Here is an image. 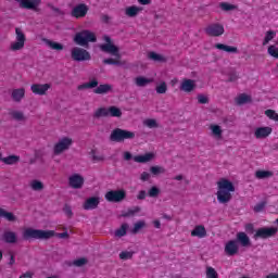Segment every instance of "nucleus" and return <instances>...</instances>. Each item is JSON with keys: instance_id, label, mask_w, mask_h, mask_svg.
Returning a JSON list of instances; mask_svg holds the SVG:
<instances>
[{"instance_id": "obj_27", "label": "nucleus", "mask_w": 278, "mask_h": 278, "mask_svg": "<svg viewBox=\"0 0 278 278\" xmlns=\"http://www.w3.org/2000/svg\"><path fill=\"white\" fill-rule=\"evenodd\" d=\"M0 218H5L9 223H16L17 218L16 215L12 212H8L4 208L0 207Z\"/></svg>"}, {"instance_id": "obj_60", "label": "nucleus", "mask_w": 278, "mask_h": 278, "mask_svg": "<svg viewBox=\"0 0 278 278\" xmlns=\"http://www.w3.org/2000/svg\"><path fill=\"white\" fill-rule=\"evenodd\" d=\"M140 210V206H135L132 210H128V214H126V216H134V214H138Z\"/></svg>"}, {"instance_id": "obj_39", "label": "nucleus", "mask_w": 278, "mask_h": 278, "mask_svg": "<svg viewBox=\"0 0 278 278\" xmlns=\"http://www.w3.org/2000/svg\"><path fill=\"white\" fill-rule=\"evenodd\" d=\"M128 227H129V226H128L127 224H123V225L121 226V228L115 231V236H116L117 238H123V236H127V229H128Z\"/></svg>"}, {"instance_id": "obj_5", "label": "nucleus", "mask_w": 278, "mask_h": 278, "mask_svg": "<svg viewBox=\"0 0 278 278\" xmlns=\"http://www.w3.org/2000/svg\"><path fill=\"white\" fill-rule=\"evenodd\" d=\"M134 138H136V132L123 128H115L110 135L111 142H125V140H134Z\"/></svg>"}, {"instance_id": "obj_33", "label": "nucleus", "mask_w": 278, "mask_h": 278, "mask_svg": "<svg viewBox=\"0 0 278 278\" xmlns=\"http://www.w3.org/2000/svg\"><path fill=\"white\" fill-rule=\"evenodd\" d=\"M109 116H112L113 118H121L123 116V111H121L118 106H110Z\"/></svg>"}, {"instance_id": "obj_45", "label": "nucleus", "mask_w": 278, "mask_h": 278, "mask_svg": "<svg viewBox=\"0 0 278 278\" xmlns=\"http://www.w3.org/2000/svg\"><path fill=\"white\" fill-rule=\"evenodd\" d=\"M148 58L150 60H153L154 62H165L166 60L164 59V56H162L161 54H157L155 52H150L148 54Z\"/></svg>"}, {"instance_id": "obj_42", "label": "nucleus", "mask_w": 278, "mask_h": 278, "mask_svg": "<svg viewBox=\"0 0 278 278\" xmlns=\"http://www.w3.org/2000/svg\"><path fill=\"white\" fill-rule=\"evenodd\" d=\"M265 116L269 118L270 121L278 122V113L275 110L268 109L265 111Z\"/></svg>"}, {"instance_id": "obj_17", "label": "nucleus", "mask_w": 278, "mask_h": 278, "mask_svg": "<svg viewBox=\"0 0 278 278\" xmlns=\"http://www.w3.org/2000/svg\"><path fill=\"white\" fill-rule=\"evenodd\" d=\"M224 251H225L226 255H228V257H233V255H238V251H240V247L238 245V241L229 240L225 244Z\"/></svg>"}, {"instance_id": "obj_28", "label": "nucleus", "mask_w": 278, "mask_h": 278, "mask_svg": "<svg viewBox=\"0 0 278 278\" xmlns=\"http://www.w3.org/2000/svg\"><path fill=\"white\" fill-rule=\"evenodd\" d=\"M215 49L219 51H225L226 53H238V47L227 46L225 43H216Z\"/></svg>"}, {"instance_id": "obj_22", "label": "nucleus", "mask_w": 278, "mask_h": 278, "mask_svg": "<svg viewBox=\"0 0 278 278\" xmlns=\"http://www.w3.org/2000/svg\"><path fill=\"white\" fill-rule=\"evenodd\" d=\"M197 88V84L192 79H184L180 84V90L182 92H192Z\"/></svg>"}, {"instance_id": "obj_10", "label": "nucleus", "mask_w": 278, "mask_h": 278, "mask_svg": "<svg viewBox=\"0 0 278 278\" xmlns=\"http://www.w3.org/2000/svg\"><path fill=\"white\" fill-rule=\"evenodd\" d=\"M127 197V192L125 190H111L105 193L104 199L109 201V203H121Z\"/></svg>"}, {"instance_id": "obj_54", "label": "nucleus", "mask_w": 278, "mask_h": 278, "mask_svg": "<svg viewBox=\"0 0 278 278\" xmlns=\"http://www.w3.org/2000/svg\"><path fill=\"white\" fill-rule=\"evenodd\" d=\"M91 156L93 162H103V160H105L103 155H97L94 150H91Z\"/></svg>"}, {"instance_id": "obj_41", "label": "nucleus", "mask_w": 278, "mask_h": 278, "mask_svg": "<svg viewBox=\"0 0 278 278\" xmlns=\"http://www.w3.org/2000/svg\"><path fill=\"white\" fill-rule=\"evenodd\" d=\"M103 64H109L111 66H118L121 65V56L117 59L109 58L103 60Z\"/></svg>"}, {"instance_id": "obj_9", "label": "nucleus", "mask_w": 278, "mask_h": 278, "mask_svg": "<svg viewBox=\"0 0 278 278\" xmlns=\"http://www.w3.org/2000/svg\"><path fill=\"white\" fill-rule=\"evenodd\" d=\"M103 40L106 43H103L100 46V50L103 51V53H110L111 55H114L115 58H121V54L118 53V47L114 46L112 43V38L110 36L105 35L103 37Z\"/></svg>"}, {"instance_id": "obj_8", "label": "nucleus", "mask_w": 278, "mask_h": 278, "mask_svg": "<svg viewBox=\"0 0 278 278\" xmlns=\"http://www.w3.org/2000/svg\"><path fill=\"white\" fill-rule=\"evenodd\" d=\"M15 40L16 41L10 46L11 51H21V49H24L27 38L25 37L23 29L18 27L15 28Z\"/></svg>"}, {"instance_id": "obj_48", "label": "nucleus", "mask_w": 278, "mask_h": 278, "mask_svg": "<svg viewBox=\"0 0 278 278\" xmlns=\"http://www.w3.org/2000/svg\"><path fill=\"white\" fill-rule=\"evenodd\" d=\"M267 53L271 55V58H276L278 60V48L277 46H269L267 49Z\"/></svg>"}, {"instance_id": "obj_59", "label": "nucleus", "mask_w": 278, "mask_h": 278, "mask_svg": "<svg viewBox=\"0 0 278 278\" xmlns=\"http://www.w3.org/2000/svg\"><path fill=\"white\" fill-rule=\"evenodd\" d=\"M141 181H149L151 179V174L149 172H143L140 176Z\"/></svg>"}, {"instance_id": "obj_62", "label": "nucleus", "mask_w": 278, "mask_h": 278, "mask_svg": "<svg viewBox=\"0 0 278 278\" xmlns=\"http://www.w3.org/2000/svg\"><path fill=\"white\" fill-rule=\"evenodd\" d=\"M64 212L68 217L73 216V211L71 210V206H65Z\"/></svg>"}, {"instance_id": "obj_1", "label": "nucleus", "mask_w": 278, "mask_h": 278, "mask_svg": "<svg viewBox=\"0 0 278 278\" xmlns=\"http://www.w3.org/2000/svg\"><path fill=\"white\" fill-rule=\"evenodd\" d=\"M22 236L25 240H49L50 238H53V236H56V238L66 239L68 238V232L64 231L55 233L53 230L26 228L24 229Z\"/></svg>"}, {"instance_id": "obj_14", "label": "nucleus", "mask_w": 278, "mask_h": 278, "mask_svg": "<svg viewBox=\"0 0 278 278\" xmlns=\"http://www.w3.org/2000/svg\"><path fill=\"white\" fill-rule=\"evenodd\" d=\"M89 10L86 3H79L72 9L71 16L73 18H85Z\"/></svg>"}, {"instance_id": "obj_49", "label": "nucleus", "mask_w": 278, "mask_h": 278, "mask_svg": "<svg viewBox=\"0 0 278 278\" xmlns=\"http://www.w3.org/2000/svg\"><path fill=\"white\" fill-rule=\"evenodd\" d=\"M166 90H168V87L166 84L163 81L159 86H156V92L157 94H166Z\"/></svg>"}, {"instance_id": "obj_64", "label": "nucleus", "mask_w": 278, "mask_h": 278, "mask_svg": "<svg viewBox=\"0 0 278 278\" xmlns=\"http://www.w3.org/2000/svg\"><path fill=\"white\" fill-rule=\"evenodd\" d=\"M266 278H278V274L271 273L267 275Z\"/></svg>"}, {"instance_id": "obj_55", "label": "nucleus", "mask_w": 278, "mask_h": 278, "mask_svg": "<svg viewBox=\"0 0 278 278\" xmlns=\"http://www.w3.org/2000/svg\"><path fill=\"white\" fill-rule=\"evenodd\" d=\"M48 7H50V10H52L54 14H58V16H63L64 12L60 8H56L52 4H48Z\"/></svg>"}, {"instance_id": "obj_26", "label": "nucleus", "mask_w": 278, "mask_h": 278, "mask_svg": "<svg viewBox=\"0 0 278 278\" xmlns=\"http://www.w3.org/2000/svg\"><path fill=\"white\" fill-rule=\"evenodd\" d=\"M191 236L192 238H205V236H207V230H205V226L198 225L191 231Z\"/></svg>"}, {"instance_id": "obj_38", "label": "nucleus", "mask_w": 278, "mask_h": 278, "mask_svg": "<svg viewBox=\"0 0 278 278\" xmlns=\"http://www.w3.org/2000/svg\"><path fill=\"white\" fill-rule=\"evenodd\" d=\"M148 197H150V199H157V197H160V188H157L156 186H152L148 190Z\"/></svg>"}, {"instance_id": "obj_13", "label": "nucleus", "mask_w": 278, "mask_h": 278, "mask_svg": "<svg viewBox=\"0 0 278 278\" xmlns=\"http://www.w3.org/2000/svg\"><path fill=\"white\" fill-rule=\"evenodd\" d=\"M204 31L207 36H211L213 38H218L219 36H223V34H225V26L218 23L210 24L204 29Z\"/></svg>"}, {"instance_id": "obj_46", "label": "nucleus", "mask_w": 278, "mask_h": 278, "mask_svg": "<svg viewBox=\"0 0 278 278\" xmlns=\"http://www.w3.org/2000/svg\"><path fill=\"white\" fill-rule=\"evenodd\" d=\"M11 116L14 118V121H25V114H23L21 111L11 112Z\"/></svg>"}, {"instance_id": "obj_30", "label": "nucleus", "mask_w": 278, "mask_h": 278, "mask_svg": "<svg viewBox=\"0 0 278 278\" xmlns=\"http://www.w3.org/2000/svg\"><path fill=\"white\" fill-rule=\"evenodd\" d=\"M210 129L212 131V136L214 138H216L217 140H220V138H223V128H220L219 125H216V124H212L210 126Z\"/></svg>"}, {"instance_id": "obj_57", "label": "nucleus", "mask_w": 278, "mask_h": 278, "mask_svg": "<svg viewBox=\"0 0 278 278\" xmlns=\"http://www.w3.org/2000/svg\"><path fill=\"white\" fill-rule=\"evenodd\" d=\"M147 197H149V194L144 190H140L137 194L138 201H144V199H147Z\"/></svg>"}, {"instance_id": "obj_56", "label": "nucleus", "mask_w": 278, "mask_h": 278, "mask_svg": "<svg viewBox=\"0 0 278 278\" xmlns=\"http://www.w3.org/2000/svg\"><path fill=\"white\" fill-rule=\"evenodd\" d=\"M198 103H201L202 105H205L206 103H210V100L207 99V97H205L203 94H199L198 96Z\"/></svg>"}, {"instance_id": "obj_34", "label": "nucleus", "mask_w": 278, "mask_h": 278, "mask_svg": "<svg viewBox=\"0 0 278 278\" xmlns=\"http://www.w3.org/2000/svg\"><path fill=\"white\" fill-rule=\"evenodd\" d=\"M94 118H101V117H106L110 116L109 108H99L94 114Z\"/></svg>"}, {"instance_id": "obj_52", "label": "nucleus", "mask_w": 278, "mask_h": 278, "mask_svg": "<svg viewBox=\"0 0 278 278\" xmlns=\"http://www.w3.org/2000/svg\"><path fill=\"white\" fill-rule=\"evenodd\" d=\"M144 125H146V127H149V129H155L157 127V121H155V119H146Z\"/></svg>"}, {"instance_id": "obj_25", "label": "nucleus", "mask_w": 278, "mask_h": 278, "mask_svg": "<svg viewBox=\"0 0 278 278\" xmlns=\"http://www.w3.org/2000/svg\"><path fill=\"white\" fill-rule=\"evenodd\" d=\"M236 242L241 244V247H250L251 245V239L249 238V235L247 232H238L237 233V240Z\"/></svg>"}, {"instance_id": "obj_35", "label": "nucleus", "mask_w": 278, "mask_h": 278, "mask_svg": "<svg viewBox=\"0 0 278 278\" xmlns=\"http://www.w3.org/2000/svg\"><path fill=\"white\" fill-rule=\"evenodd\" d=\"M219 8L220 10H223V12H231L233 10H238V7L236 4H230L228 2H220Z\"/></svg>"}, {"instance_id": "obj_12", "label": "nucleus", "mask_w": 278, "mask_h": 278, "mask_svg": "<svg viewBox=\"0 0 278 278\" xmlns=\"http://www.w3.org/2000/svg\"><path fill=\"white\" fill-rule=\"evenodd\" d=\"M20 3V8L23 10H33V12H40V3L42 0H15Z\"/></svg>"}, {"instance_id": "obj_3", "label": "nucleus", "mask_w": 278, "mask_h": 278, "mask_svg": "<svg viewBox=\"0 0 278 278\" xmlns=\"http://www.w3.org/2000/svg\"><path fill=\"white\" fill-rule=\"evenodd\" d=\"M92 88H96L93 89L94 94H109V92H112L113 90V87L110 84L99 85V80H97V78H93L88 83L78 85L77 90H90Z\"/></svg>"}, {"instance_id": "obj_29", "label": "nucleus", "mask_w": 278, "mask_h": 278, "mask_svg": "<svg viewBox=\"0 0 278 278\" xmlns=\"http://www.w3.org/2000/svg\"><path fill=\"white\" fill-rule=\"evenodd\" d=\"M45 45L52 49L53 51H62L64 50V46L60 42L51 41V39L43 38L42 39Z\"/></svg>"}, {"instance_id": "obj_18", "label": "nucleus", "mask_w": 278, "mask_h": 278, "mask_svg": "<svg viewBox=\"0 0 278 278\" xmlns=\"http://www.w3.org/2000/svg\"><path fill=\"white\" fill-rule=\"evenodd\" d=\"M68 184L71 188H74V190H79V188L84 187V178L79 174H73L68 178Z\"/></svg>"}, {"instance_id": "obj_24", "label": "nucleus", "mask_w": 278, "mask_h": 278, "mask_svg": "<svg viewBox=\"0 0 278 278\" xmlns=\"http://www.w3.org/2000/svg\"><path fill=\"white\" fill-rule=\"evenodd\" d=\"M142 12V7L138 5H130L125 9V14L128 16V18H136Z\"/></svg>"}, {"instance_id": "obj_40", "label": "nucleus", "mask_w": 278, "mask_h": 278, "mask_svg": "<svg viewBox=\"0 0 278 278\" xmlns=\"http://www.w3.org/2000/svg\"><path fill=\"white\" fill-rule=\"evenodd\" d=\"M143 227H147V223L144 220H139L134 225V228L131 230V233L136 235L140 229H143Z\"/></svg>"}, {"instance_id": "obj_16", "label": "nucleus", "mask_w": 278, "mask_h": 278, "mask_svg": "<svg viewBox=\"0 0 278 278\" xmlns=\"http://www.w3.org/2000/svg\"><path fill=\"white\" fill-rule=\"evenodd\" d=\"M0 240L5 244H16L18 242V237H16V232L12 230H4L0 236Z\"/></svg>"}, {"instance_id": "obj_58", "label": "nucleus", "mask_w": 278, "mask_h": 278, "mask_svg": "<svg viewBox=\"0 0 278 278\" xmlns=\"http://www.w3.org/2000/svg\"><path fill=\"white\" fill-rule=\"evenodd\" d=\"M239 79V76H238V73L236 72H232L228 75V81H238Z\"/></svg>"}, {"instance_id": "obj_51", "label": "nucleus", "mask_w": 278, "mask_h": 278, "mask_svg": "<svg viewBox=\"0 0 278 278\" xmlns=\"http://www.w3.org/2000/svg\"><path fill=\"white\" fill-rule=\"evenodd\" d=\"M166 170L164 169V167H160V166H152L150 167V173H152V175H160L162 173H165Z\"/></svg>"}, {"instance_id": "obj_23", "label": "nucleus", "mask_w": 278, "mask_h": 278, "mask_svg": "<svg viewBox=\"0 0 278 278\" xmlns=\"http://www.w3.org/2000/svg\"><path fill=\"white\" fill-rule=\"evenodd\" d=\"M11 98L15 103H21L25 99V88L13 89L11 92Z\"/></svg>"}, {"instance_id": "obj_20", "label": "nucleus", "mask_w": 278, "mask_h": 278, "mask_svg": "<svg viewBox=\"0 0 278 278\" xmlns=\"http://www.w3.org/2000/svg\"><path fill=\"white\" fill-rule=\"evenodd\" d=\"M273 134V128L265 126V127H258L254 131V136L257 140H262V138H268Z\"/></svg>"}, {"instance_id": "obj_15", "label": "nucleus", "mask_w": 278, "mask_h": 278, "mask_svg": "<svg viewBox=\"0 0 278 278\" xmlns=\"http://www.w3.org/2000/svg\"><path fill=\"white\" fill-rule=\"evenodd\" d=\"M33 94H38L39 97H45L49 90H51V84H33L30 86Z\"/></svg>"}, {"instance_id": "obj_61", "label": "nucleus", "mask_w": 278, "mask_h": 278, "mask_svg": "<svg viewBox=\"0 0 278 278\" xmlns=\"http://www.w3.org/2000/svg\"><path fill=\"white\" fill-rule=\"evenodd\" d=\"M131 157H134V156L131 155V152H129V151L124 152V160H125L126 162H129V160H131Z\"/></svg>"}, {"instance_id": "obj_47", "label": "nucleus", "mask_w": 278, "mask_h": 278, "mask_svg": "<svg viewBox=\"0 0 278 278\" xmlns=\"http://www.w3.org/2000/svg\"><path fill=\"white\" fill-rule=\"evenodd\" d=\"M88 264V260L85 257L77 258L73 262L74 266H77L78 268H81V266H86Z\"/></svg>"}, {"instance_id": "obj_11", "label": "nucleus", "mask_w": 278, "mask_h": 278, "mask_svg": "<svg viewBox=\"0 0 278 278\" xmlns=\"http://www.w3.org/2000/svg\"><path fill=\"white\" fill-rule=\"evenodd\" d=\"M278 229L275 227H263L258 228L254 235V238H261L262 240H267V238H275L277 236Z\"/></svg>"}, {"instance_id": "obj_53", "label": "nucleus", "mask_w": 278, "mask_h": 278, "mask_svg": "<svg viewBox=\"0 0 278 278\" xmlns=\"http://www.w3.org/2000/svg\"><path fill=\"white\" fill-rule=\"evenodd\" d=\"M264 207H266V202H260L254 206V212L257 214L260 212H264Z\"/></svg>"}, {"instance_id": "obj_44", "label": "nucleus", "mask_w": 278, "mask_h": 278, "mask_svg": "<svg viewBox=\"0 0 278 278\" xmlns=\"http://www.w3.org/2000/svg\"><path fill=\"white\" fill-rule=\"evenodd\" d=\"M30 188H31V190L40 191L45 188V185L40 180H33L30 182Z\"/></svg>"}, {"instance_id": "obj_36", "label": "nucleus", "mask_w": 278, "mask_h": 278, "mask_svg": "<svg viewBox=\"0 0 278 278\" xmlns=\"http://www.w3.org/2000/svg\"><path fill=\"white\" fill-rule=\"evenodd\" d=\"M249 101H251V97H249L245 93L239 94L238 98L236 99L237 105H244V103H249Z\"/></svg>"}, {"instance_id": "obj_37", "label": "nucleus", "mask_w": 278, "mask_h": 278, "mask_svg": "<svg viewBox=\"0 0 278 278\" xmlns=\"http://www.w3.org/2000/svg\"><path fill=\"white\" fill-rule=\"evenodd\" d=\"M275 36H277V33L275 30H268L265 34V38L263 40V46L266 47V45H268V42H270V40H273L275 38Z\"/></svg>"}, {"instance_id": "obj_7", "label": "nucleus", "mask_w": 278, "mask_h": 278, "mask_svg": "<svg viewBox=\"0 0 278 278\" xmlns=\"http://www.w3.org/2000/svg\"><path fill=\"white\" fill-rule=\"evenodd\" d=\"M71 55H72V60H74V62H88V60H91V55L90 52H88V50L79 48V47H75L72 49L71 51Z\"/></svg>"}, {"instance_id": "obj_4", "label": "nucleus", "mask_w": 278, "mask_h": 278, "mask_svg": "<svg viewBox=\"0 0 278 278\" xmlns=\"http://www.w3.org/2000/svg\"><path fill=\"white\" fill-rule=\"evenodd\" d=\"M74 42L79 47H87L89 42H97V35L89 29H84L75 34Z\"/></svg>"}, {"instance_id": "obj_2", "label": "nucleus", "mask_w": 278, "mask_h": 278, "mask_svg": "<svg viewBox=\"0 0 278 278\" xmlns=\"http://www.w3.org/2000/svg\"><path fill=\"white\" fill-rule=\"evenodd\" d=\"M231 192H236V187L233 186V182L228 180L227 178H222L217 182V201L222 204H227L229 201H231L232 195Z\"/></svg>"}, {"instance_id": "obj_6", "label": "nucleus", "mask_w": 278, "mask_h": 278, "mask_svg": "<svg viewBox=\"0 0 278 278\" xmlns=\"http://www.w3.org/2000/svg\"><path fill=\"white\" fill-rule=\"evenodd\" d=\"M73 147V138L63 137L53 147L54 155H62L64 151H68Z\"/></svg>"}, {"instance_id": "obj_32", "label": "nucleus", "mask_w": 278, "mask_h": 278, "mask_svg": "<svg viewBox=\"0 0 278 278\" xmlns=\"http://www.w3.org/2000/svg\"><path fill=\"white\" fill-rule=\"evenodd\" d=\"M151 81H153V80L150 79V78L142 77V76H138V77L135 79V84H136V86H138L139 88H144V86L151 84Z\"/></svg>"}, {"instance_id": "obj_63", "label": "nucleus", "mask_w": 278, "mask_h": 278, "mask_svg": "<svg viewBox=\"0 0 278 278\" xmlns=\"http://www.w3.org/2000/svg\"><path fill=\"white\" fill-rule=\"evenodd\" d=\"M31 277H34V274L30 271H26L22 276H20V278H31Z\"/></svg>"}, {"instance_id": "obj_31", "label": "nucleus", "mask_w": 278, "mask_h": 278, "mask_svg": "<svg viewBox=\"0 0 278 278\" xmlns=\"http://www.w3.org/2000/svg\"><path fill=\"white\" fill-rule=\"evenodd\" d=\"M275 175L271 170L258 169L255 172L256 179H270Z\"/></svg>"}, {"instance_id": "obj_43", "label": "nucleus", "mask_w": 278, "mask_h": 278, "mask_svg": "<svg viewBox=\"0 0 278 278\" xmlns=\"http://www.w3.org/2000/svg\"><path fill=\"white\" fill-rule=\"evenodd\" d=\"M134 251H122L119 253V260L126 262L127 260H131L134 257Z\"/></svg>"}, {"instance_id": "obj_19", "label": "nucleus", "mask_w": 278, "mask_h": 278, "mask_svg": "<svg viewBox=\"0 0 278 278\" xmlns=\"http://www.w3.org/2000/svg\"><path fill=\"white\" fill-rule=\"evenodd\" d=\"M100 203L101 200L99 199V197H91L84 202L83 208L87 211L97 210Z\"/></svg>"}, {"instance_id": "obj_50", "label": "nucleus", "mask_w": 278, "mask_h": 278, "mask_svg": "<svg viewBox=\"0 0 278 278\" xmlns=\"http://www.w3.org/2000/svg\"><path fill=\"white\" fill-rule=\"evenodd\" d=\"M206 277L207 278H218V273H216V269H214V267H207L206 268Z\"/></svg>"}, {"instance_id": "obj_21", "label": "nucleus", "mask_w": 278, "mask_h": 278, "mask_svg": "<svg viewBox=\"0 0 278 278\" xmlns=\"http://www.w3.org/2000/svg\"><path fill=\"white\" fill-rule=\"evenodd\" d=\"M153 157H155V154H153L152 152H148L142 155H136L132 157V160L134 162H137V164H147L148 162H151Z\"/></svg>"}]
</instances>
